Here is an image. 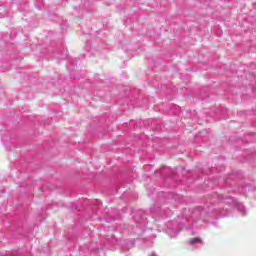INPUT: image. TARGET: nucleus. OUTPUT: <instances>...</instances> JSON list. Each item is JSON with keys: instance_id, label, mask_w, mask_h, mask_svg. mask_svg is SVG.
<instances>
[{"instance_id": "1", "label": "nucleus", "mask_w": 256, "mask_h": 256, "mask_svg": "<svg viewBox=\"0 0 256 256\" xmlns=\"http://www.w3.org/2000/svg\"><path fill=\"white\" fill-rule=\"evenodd\" d=\"M189 245H195V243H201L199 238H192L188 241Z\"/></svg>"}]
</instances>
